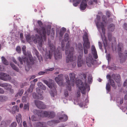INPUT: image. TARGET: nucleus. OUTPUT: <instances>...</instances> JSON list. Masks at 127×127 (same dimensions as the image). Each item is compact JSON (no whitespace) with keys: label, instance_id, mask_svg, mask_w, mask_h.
Instances as JSON below:
<instances>
[{"label":"nucleus","instance_id":"f257e3e1","mask_svg":"<svg viewBox=\"0 0 127 127\" xmlns=\"http://www.w3.org/2000/svg\"><path fill=\"white\" fill-rule=\"evenodd\" d=\"M37 23L41 28V29L39 30L38 28H36L35 30L40 35V37L38 35L36 34L35 36L32 35L31 38L35 43L36 44L38 43L39 46L41 47L42 46L43 41H45L46 40L47 34L48 35H50L51 28L46 29L44 27H41L43 25V23L40 21H38Z\"/></svg>","mask_w":127,"mask_h":127},{"label":"nucleus","instance_id":"f03ea898","mask_svg":"<svg viewBox=\"0 0 127 127\" xmlns=\"http://www.w3.org/2000/svg\"><path fill=\"white\" fill-rule=\"evenodd\" d=\"M75 84L77 87H78L79 89L81 91V93L83 94H85L86 89L89 87L88 86L86 83H83L81 80L78 79L76 81Z\"/></svg>","mask_w":127,"mask_h":127},{"label":"nucleus","instance_id":"7ed1b4c3","mask_svg":"<svg viewBox=\"0 0 127 127\" xmlns=\"http://www.w3.org/2000/svg\"><path fill=\"white\" fill-rule=\"evenodd\" d=\"M123 47V45L122 43H119L118 46V51L119 57L121 58L120 59V62L121 63H124L126 60V59L127 57V51L125 50V56L124 57L123 56V53H122V48Z\"/></svg>","mask_w":127,"mask_h":127},{"label":"nucleus","instance_id":"20e7f679","mask_svg":"<svg viewBox=\"0 0 127 127\" xmlns=\"http://www.w3.org/2000/svg\"><path fill=\"white\" fill-rule=\"evenodd\" d=\"M28 57L29 60L27 57L23 58V61L24 62H26L27 65L25 66L26 70L27 71H28L30 69V66L31 65H33L34 64V61L32 55L30 53H28Z\"/></svg>","mask_w":127,"mask_h":127},{"label":"nucleus","instance_id":"39448f33","mask_svg":"<svg viewBox=\"0 0 127 127\" xmlns=\"http://www.w3.org/2000/svg\"><path fill=\"white\" fill-rule=\"evenodd\" d=\"M33 113L35 115L32 116L31 119L32 121H37L40 120V117H44L43 116L42 114V111L34 110L33 111Z\"/></svg>","mask_w":127,"mask_h":127},{"label":"nucleus","instance_id":"423d86ee","mask_svg":"<svg viewBox=\"0 0 127 127\" xmlns=\"http://www.w3.org/2000/svg\"><path fill=\"white\" fill-rule=\"evenodd\" d=\"M74 48L73 47H70L69 51L68 54L66 58V63H69V62H72L76 59V58L73 57V52Z\"/></svg>","mask_w":127,"mask_h":127},{"label":"nucleus","instance_id":"0eeeda50","mask_svg":"<svg viewBox=\"0 0 127 127\" xmlns=\"http://www.w3.org/2000/svg\"><path fill=\"white\" fill-rule=\"evenodd\" d=\"M48 44L50 50H49V53H46L45 56L47 59H51L52 56L53 54V52H54V51L55 50V47L53 44L50 42H49Z\"/></svg>","mask_w":127,"mask_h":127},{"label":"nucleus","instance_id":"6e6552de","mask_svg":"<svg viewBox=\"0 0 127 127\" xmlns=\"http://www.w3.org/2000/svg\"><path fill=\"white\" fill-rule=\"evenodd\" d=\"M42 114L44 117H48L52 118L55 117L56 114L55 112L52 111H42Z\"/></svg>","mask_w":127,"mask_h":127},{"label":"nucleus","instance_id":"1a4fd4ad","mask_svg":"<svg viewBox=\"0 0 127 127\" xmlns=\"http://www.w3.org/2000/svg\"><path fill=\"white\" fill-rule=\"evenodd\" d=\"M55 50L53 52V54H54V57L56 60H58L61 59L62 58V55L61 53V48L60 47H58L57 50L55 51Z\"/></svg>","mask_w":127,"mask_h":127},{"label":"nucleus","instance_id":"9d476101","mask_svg":"<svg viewBox=\"0 0 127 127\" xmlns=\"http://www.w3.org/2000/svg\"><path fill=\"white\" fill-rule=\"evenodd\" d=\"M37 85L39 88H36V92L38 95H40V96H42V95L43 94V91L42 90H40V88L42 90H45L46 89V87L42 84V83L40 82L38 83Z\"/></svg>","mask_w":127,"mask_h":127},{"label":"nucleus","instance_id":"9b49d317","mask_svg":"<svg viewBox=\"0 0 127 127\" xmlns=\"http://www.w3.org/2000/svg\"><path fill=\"white\" fill-rule=\"evenodd\" d=\"M43 81L50 89L53 88L55 89L56 88V85L55 83H54V81L52 80L49 82H48L46 80H44Z\"/></svg>","mask_w":127,"mask_h":127},{"label":"nucleus","instance_id":"f8f14e48","mask_svg":"<svg viewBox=\"0 0 127 127\" xmlns=\"http://www.w3.org/2000/svg\"><path fill=\"white\" fill-rule=\"evenodd\" d=\"M34 103L36 107L39 109H44L46 108V105L40 101L35 100Z\"/></svg>","mask_w":127,"mask_h":127},{"label":"nucleus","instance_id":"ddd939ff","mask_svg":"<svg viewBox=\"0 0 127 127\" xmlns=\"http://www.w3.org/2000/svg\"><path fill=\"white\" fill-rule=\"evenodd\" d=\"M10 76L7 74L1 72L0 73V79L5 81H7L11 79Z\"/></svg>","mask_w":127,"mask_h":127},{"label":"nucleus","instance_id":"4468645a","mask_svg":"<svg viewBox=\"0 0 127 127\" xmlns=\"http://www.w3.org/2000/svg\"><path fill=\"white\" fill-rule=\"evenodd\" d=\"M83 53L79 54L78 55L77 59V63L78 66V67L81 66L82 64L84 63V60L82 58Z\"/></svg>","mask_w":127,"mask_h":127},{"label":"nucleus","instance_id":"2eb2a0df","mask_svg":"<svg viewBox=\"0 0 127 127\" xmlns=\"http://www.w3.org/2000/svg\"><path fill=\"white\" fill-rule=\"evenodd\" d=\"M86 61L88 66L89 67H91L92 65L91 64H92V62L93 61L92 56L91 54H89L88 57L86 58Z\"/></svg>","mask_w":127,"mask_h":127},{"label":"nucleus","instance_id":"dca6fc26","mask_svg":"<svg viewBox=\"0 0 127 127\" xmlns=\"http://www.w3.org/2000/svg\"><path fill=\"white\" fill-rule=\"evenodd\" d=\"M55 80L56 83L60 86H61L63 84V75L60 74L58 76L55 77Z\"/></svg>","mask_w":127,"mask_h":127},{"label":"nucleus","instance_id":"f3484780","mask_svg":"<svg viewBox=\"0 0 127 127\" xmlns=\"http://www.w3.org/2000/svg\"><path fill=\"white\" fill-rule=\"evenodd\" d=\"M34 85V84L31 85L29 89L27 91L25 92V94H27L26 96H31L32 95L31 93L32 91Z\"/></svg>","mask_w":127,"mask_h":127},{"label":"nucleus","instance_id":"a211bd4d","mask_svg":"<svg viewBox=\"0 0 127 127\" xmlns=\"http://www.w3.org/2000/svg\"><path fill=\"white\" fill-rule=\"evenodd\" d=\"M70 80L71 82L72 85L74 86V85L75 80V74L74 73H70L69 74Z\"/></svg>","mask_w":127,"mask_h":127},{"label":"nucleus","instance_id":"6ab92c4d","mask_svg":"<svg viewBox=\"0 0 127 127\" xmlns=\"http://www.w3.org/2000/svg\"><path fill=\"white\" fill-rule=\"evenodd\" d=\"M0 86L4 88L5 89L9 90L11 88V85L8 83H0Z\"/></svg>","mask_w":127,"mask_h":127},{"label":"nucleus","instance_id":"aec40b11","mask_svg":"<svg viewBox=\"0 0 127 127\" xmlns=\"http://www.w3.org/2000/svg\"><path fill=\"white\" fill-rule=\"evenodd\" d=\"M83 39L84 43L83 45H90V43L89 41L88 36L87 35L85 34L83 35Z\"/></svg>","mask_w":127,"mask_h":127},{"label":"nucleus","instance_id":"412c9836","mask_svg":"<svg viewBox=\"0 0 127 127\" xmlns=\"http://www.w3.org/2000/svg\"><path fill=\"white\" fill-rule=\"evenodd\" d=\"M112 77L118 83L120 81L121 77L120 75L119 74L115 75L113 74L112 75Z\"/></svg>","mask_w":127,"mask_h":127},{"label":"nucleus","instance_id":"4be33fe9","mask_svg":"<svg viewBox=\"0 0 127 127\" xmlns=\"http://www.w3.org/2000/svg\"><path fill=\"white\" fill-rule=\"evenodd\" d=\"M84 53L85 54H87L88 53V49L90 48V45H83Z\"/></svg>","mask_w":127,"mask_h":127},{"label":"nucleus","instance_id":"5701e85b","mask_svg":"<svg viewBox=\"0 0 127 127\" xmlns=\"http://www.w3.org/2000/svg\"><path fill=\"white\" fill-rule=\"evenodd\" d=\"M87 6V3L84 1H82L81 3L80 6V9L81 10H84L86 8Z\"/></svg>","mask_w":127,"mask_h":127},{"label":"nucleus","instance_id":"b1692460","mask_svg":"<svg viewBox=\"0 0 127 127\" xmlns=\"http://www.w3.org/2000/svg\"><path fill=\"white\" fill-rule=\"evenodd\" d=\"M98 23H96V25L97 27H101V29L102 30V33L103 34H104L105 33V29L104 27V24L102 22H101V25H98Z\"/></svg>","mask_w":127,"mask_h":127},{"label":"nucleus","instance_id":"393cba45","mask_svg":"<svg viewBox=\"0 0 127 127\" xmlns=\"http://www.w3.org/2000/svg\"><path fill=\"white\" fill-rule=\"evenodd\" d=\"M19 109V107L17 106H14L12 107V110L11 112L13 114H15L16 111L18 112Z\"/></svg>","mask_w":127,"mask_h":127},{"label":"nucleus","instance_id":"a878e982","mask_svg":"<svg viewBox=\"0 0 127 127\" xmlns=\"http://www.w3.org/2000/svg\"><path fill=\"white\" fill-rule=\"evenodd\" d=\"M78 47L79 49L78 52L79 54L83 53V48L81 44L80 43H79Z\"/></svg>","mask_w":127,"mask_h":127},{"label":"nucleus","instance_id":"bb28decb","mask_svg":"<svg viewBox=\"0 0 127 127\" xmlns=\"http://www.w3.org/2000/svg\"><path fill=\"white\" fill-rule=\"evenodd\" d=\"M59 119L62 122H65L67 120L68 117L66 115H64L63 116V117H59Z\"/></svg>","mask_w":127,"mask_h":127},{"label":"nucleus","instance_id":"cd10ccee","mask_svg":"<svg viewBox=\"0 0 127 127\" xmlns=\"http://www.w3.org/2000/svg\"><path fill=\"white\" fill-rule=\"evenodd\" d=\"M115 27V25L113 24H111L108 26V29L109 31L113 32L114 31Z\"/></svg>","mask_w":127,"mask_h":127},{"label":"nucleus","instance_id":"c85d7f7f","mask_svg":"<svg viewBox=\"0 0 127 127\" xmlns=\"http://www.w3.org/2000/svg\"><path fill=\"white\" fill-rule=\"evenodd\" d=\"M59 122V121L58 120H55L54 121H49L48 122V124L49 126H53L55 123H58Z\"/></svg>","mask_w":127,"mask_h":127},{"label":"nucleus","instance_id":"c756f323","mask_svg":"<svg viewBox=\"0 0 127 127\" xmlns=\"http://www.w3.org/2000/svg\"><path fill=\"white\" fill-rule=\"evenodd\" d=\"M1 60L3 63L5 65H8L9 64V62L4 57L2 56L1 57Z\"/></svg>","mask_w":127,"mask_h":127},{"label":"nucleus","instance_id":"7c9ffc66","mask_svg":"<svg viewBox=\"0 0 127 127\" xmlns=\"http://www.w3.org/2000/svg\"><path fill=\"white\" fill-rule=\"evenodd\" d=\"M10 65L12 68L14 70L17 72L19 71V69L13 63H10Z\"/></svg>","mask_w":127,"mask_h":127},{"label":"nucleus","instance_id":"2f4dec72","mask_svg":"<svg viewBox=\"0 0 127 127\" xmlns=\"http://www.w3.org/2000/svg\"><path fill=\"white\" fill-rule=\"evenodd\" d=\"M7 99V96H5L1 95L0 96V101L1 102L4 101Z\"/></svg>","mask_w":127,"mask_h":127},{"label":"nucleus","instance_id":"473e14b6","mask_svg":"<svg viewBox=\"0 0 127 127\" xmlns=\"http://www.w3.org/2000/svg\"><path fill=\"white\" fill-rule=\"evenodd\" d=\"M21 115L20 114H19L18 115L16 116V120L18 123H19L20 122V121L21 120Z\"/></svg>","mask_w":127,"mask_h":127},{"label":"nucleus","instance_id":"72a5a7b5","mask_svg":"<svg viewBox=\"0 0 127 127\" xmlns=\"http://www.w3.org/2000/svg\"><path fill=\"white\" fill-rule=\"evenodd\" d=\"M69 42L68 41L67 43L65 46V54L66 55L67 54L68 51L69 47Z\"/></svg>","mask_w":127,"mask_h":127},{"label":"nucleus","instance_id":"f704fd0d","mask_svg":"<svg viewBox=\"0 0 127 127\" xmlns=\"http://www.w3.org/2000/svg\"><path fill=\"white\" fill-rule=\"evenodd\" d=\"M81 0H73V5L75 6H76L80 3Z\"/></svg>","mask_w":127,"mask_h":127},{"label":"nucleus","instance_id":"c9c22d12","mask_svg":"<svg viewBox=\"0 0 127 127\" xmlns=\"http://www.w3.org/2000/svg\"><path fill=\"white\" fill-rule=\"evenodd\" d=\"M7 124L5 121H2L0 124V127H6Z\"/></svg>","mask_w":127,"mask_h":127},{"label":"nucleus","instance_id":"e433bc0d","mask_svg":"<svg viewBox=\"0 0 127 127\" xmlns=\"http://www.w3.org/2000/svg\"><path fill=\"white\" fill-rule=\"evenodd\" d=\"M91 50L93 55L97 54V52L94 45H92L91 47Z\"/></svg>","mask_w":127,"mask_h":127},{"label":"nucleus","instance_id":"4c0bfd02","mask_svg":"<svg viewBox=\"0 0 127 127\" xmlns=\"http://www.w3.org/2000/svg\"><path fill=\"white\" fill-rule=\"evenodd\" d=\"M102 23L104 24V25L106 24V21L107 20L106 17L105 15H103L102 16Z\"/></svg>","mask_w":127,"mask_h":127},{"label":"nucleus","instance_id":"58836bf2","mask_svg":"<svg viewBox=\"0 0 127 127\" xmlns=\"http://www.w3.org/2000/svg\"><path fill=\"white\" fill-rule=\"evenodd\" d=\"M40 96V98H39V97L38 98L37 97V95L36 93H33L32 94V96H33V97L34 98L37 99V98H39V99H43V97L42 95V96L41 95L40 96V95H38V96Z\"/></svg>","mask_w":127,"mask_h":127},{"label":"nucleus","instance_id":"ea45409f","mask_svg":"<svg viewBox=\"0 0 127 127\" xmlns=\"http://www.w3.org/2000/svg\"><path fill=\"white\" fill-rule=\"evenodd\" d=\"M109 81H110V85L112 86L115 89H116V87H115V82L112 79H110V80Z\"/></svg>","mask_w":127,"mask_h":127},{"label":"nucleus","instance_id":"a19ab883","mask_svg":"<svg viewBox=\"0 0 127 127\" xmlns=\"http://www.w3.org/2000/svg\"><path fill=\"white\" fill-rule=\"evenodd\" d=\"M29 103H27V104H25L24 106V109L27 111H29Z\"/></svg>","mask_w":127,"mask_h":127},{"label":"nucleus","instance_id":"79ce46f5","mask_svg":"<svg viewBox=\"0 0 127 127\" xmlns=\"http://www.w3.org/2000/svg\"><path fill=\"white\" fill-rule=\"evenodd\" d=\"M69 38V35L67 33H65L64 36V40L65 41H67Z\"/></svg>","mask_w":127,"mask_h":127},{"label":"nucleus","instance_id":"37998d69","mask_svg":"<svg viewBox=\"0 0 127 127\" xmlns=\"http://www.w3.org/2000/svg\"><path fill=\"white\" fill-rule=\"evenodd\" d=\"M106 89L108 92H110V86L108 83H107L106 85Z\"/></svg>","mask_w":127,"mask_h":127},{"label":"nucleus","instance_id":"c03bdc74","mask_svg":"<svg viewBox=\"0 0 127 127\" xmlns=\"http://www.w3.org/2000/svg\"><path fill=\"white\" fill-rule=\"evenodd\" d=\"M88 82L90 83H92L93 81V78L91 75H89L88 78Z\"/></svg>","mask_w":127,"mask_h":127},{"label":"nucleus","instance_id":"a18cd8bd","mask_svg":"<svg viewBox=\"0 0 127 127\" xmlns=\"http://www.w3.org/2000/svg\"><path fill=\"white\" fill-rule=\"evenodd\" d=\"M17 126V123L16 122H12L10 125V127H16Z\"/></svg>","mask_w":127,"mask_h":127},{"label":"nucleus","instance_id":"49530a36","mask_svg":"<svg viewBox=\"0 0 127 127\" xmlns=\"http://www.w3.org/2000/svg\"><path fill=\"white\" fill-rule=\"evenodd\" d=\"M65 79L66 80V83H67L68 85L69 86H70V81L69 80V78L68 76L66 77H65Z\"/></svg>","mask_w":127,"mask_h":127},{"label":"nucleus","instance_id":"de8ad7c7","mask_svg":"<svg viewBox=\"0 0 127 127\" xmlns=\"http://www.w3.org/2000/svg\"><path fill=\"white\" fill-rule=\"evenodd\" d=\"M26 39L27 41H30L31 39V36L29 35H28L26 36Z\"/></svg>","mask_w":127,"mask_h":127},{"label":"nucleus","instance_id":"09e8293b","mask_svg":"<svg viewBox=\"0 0 127 127\" xmlns=\"http://www.w3.org/2000/svg\"><path fill=\"white\" fill-rule=\"evenodd\" d=\"M26 96H24L22 97V102H26L27 101V100H26V97H27V96H26L27 94H26ZM29 97V96H27V97Z\"/></svg>","mask_w":127,"mask_h":127},{"label":"nucleus","instance_id":"8fccbe9b","mask_svg":"<svg viewBox=\"0 0 127 127\" xmlns=\"http://www.w3.org/2000/svg\"><path fill=\"white\" fill-rule=\"evenodd\" d=\"M24 91V90L23 89H21V90H19L18 93L19 94V95L20 96H21L23 93Z\"/></svg>","mask_w":127,"mask_h":127},{"label":"nucleus","instance_id":"3c124183","mask_svg":"<svg viewBox=\"0 0 127 127\" xmlns=\"http://www.w3.org/2000/svg\"><path fill=\"white\" fill-rule=\"evenodd\" d=\"M25 57H24V58L22 57V59L21 57H18V60L20 62V64H23V62L22 61H23V58H25Z\"/></svg>","mask_w":127,"mask_h":127},{"label":"nucleus","instance_id":"603ef678","mask_svg":"<svg viewBox=\"0 0 127 127\" xmlns=\"http://www.w3.org/2000/svg\"><path fill=\"white\" fill-rule=\"evenodd\" d=\"M16 50L18 53H20L21 51V48L19 46H18L16 48Z\"/></svg>","mask_w":127,"mask_h":127},{"label":"nucleus","instance_id":"864d4df0","mask_svg":"<svg viewBox=\"0 0 127 127\" xmlns=\"http://www.w3.org/2000/svg\"><path fill=\"white\" fill-rule=\"evenodd\" d=\"M54 68H50L49 69H46L45 70V72H47L49 71H53Z\"/></svg>","mask_w":127,"mask_h":127},{"label":"nucleus","instance_id":"5fc2aeb1","mask_svg":"<svg viewBox=\"0 0 127 127\" xmlns=\"http://www.w3.org/2000/svg\"><path fill=\"white\" fill-rule=\"evenodd\" d=\"M113 66L110 67V69L112 70H115L116 69V66L115 64H113Z\"/></svg>","mask_w":127,"mask_h":127},{"label":"nucleus","instance_id":"6e6d98bb","mask_svg":"<svg viewBox=\"0 0 127 127\" xmlns=\"http://www.w3.org/2000/svg\"><path fill=\"white\" fill-rule=\"evenodd\" d=\"M35 54H36V55L37 56V58H38V59L39 62H40V57L39 55V53L37 51L36 52H35Z\"/></svg>","mask_w":127,"mask_h":127},{"label":"nucleus","instance_id":"4d7b16f0","mask_svg":"<svg viewBox=\"0 0 127 127\" xmlns=\"http://www.w3.org/2000/svg\"><path fill=\"white\" fill-rule=\"evenodd\" d=\"M5 70L4 67L2 65H0V71H4Z\"/></svg>","mask_w":127,"mask_h":127},{"label":"nucleus","instance_id":"13d9d810","mask_svg":"<svg viewBox=\"0 0 127 127\" xmlns=\"http://www.w3.org/2000/svg\"><path fill=\"white\" fill-rule=\"evenodd\" d=\"M64 95L65 97H67L68 95V93L67 91H65L64 92Z\"/></svg>","mask_w":127,"mask_h":127},{"label":"nucleus","instance_id":"bf43d9fd","mask_svg":"<svg viewBox=\"0 0 127 127\" xmlns=\"http://www.w3.org/2000/svg\"><path fill=\"white\" fill-rule=\"evenodd\" d=\"M64 32H63L62 31H61L59 32V35L61 37H62L63 35Z\"/></svg>","mask_w":127,"mask_h":127},{"label":"nucleus","instance_id":"052dcab7","mask_svg":"<svg viewBox=\"0 0 127 127\" xmlns=\"http://www.w3.org/2000/svg\"><path fill=\"white\" fill-rule=\"evenodd\" d=\"M98 45L99 46V48L100 49H102V46L101 43L99 41L98 42Z\"/></svg>","mask_w":127,"mask_h":127},{"label":"nucleus","instance_id":"680f3d73","mask_svg":"<svg viewBox=\"0 0 127 127\" xmlns=\"http://www.w3.org/2000/svg\"><path fill=\"white\" fill-rule=\"evenodd\" d=\"M106 14L108 17H110L111 15L110 12L109 11L106 12Z\"/></svg>","mask_w":127,"mask_h":127},{"label":"nucleus","instance_id":"e2e57ef3","mask_svg":"<svg viewBox=\"0 0 127 127\" xmlns=\"http://www.w3.org/2000/svg\"><path fill=\"white\" fill-rule=\"evenodd\" d=\"M104 45L105 46H107V41L105 39L104 41H103Z\"/></svg>","mask_w":127,"mask_h":127},{"label":"nucleus","instance_id":"0e129e2a","mask_svg":"<svg viewBox=\"0 0 127 127\" xmlns=\"http://www.w3.org/2000/svg\"><path fill=\"white\" fill-rule=\"evenodd\" d=\"M4 92V91L2 89L0 88V94H3Z\"/></svg>","mask_w":127,"mask_h":127},{"label":"nucleus","instance_id":"69168bd1","mask_svg":"<svg viewBox=\"0 0 127 127\" xmlns=\"http://www.w3.org/2000/svg\"><path fill=\"white\" fill-rule=\"evenodd\" d=\"M123 86L124 87L127 86V79H126L124 82L123 84Z\"/></svg>","mask_w":127,"mask_h":127},{"label":"nucleus","instance_id":"338daca9","mask_svg":"<svg viewBox=\"0 0 127 127\" xmlns=\"http://www.w3.org/2000/svg\"><path fill=\"white\" fill-rule=\"evenodd\" d=\"M93 55V57L95 59H96L98 58V56L97 55V53Z\"/></svg>","mask_w":127,"mask_h":127},{"label":"nucleus","instance_id":"774afa93","mask_svg":"<svg viewBox=\"0 0 127 127\" xmlns=\"http://www.w3.org/2000/svg\"><path fill=\"white\" fill-rule=\"evenodd\" d=\"M23 126L24 127H27V124L26 122L24 121L23 122Z\"/></svg>","mask_w":127,"mask_h":127}]
</instances>
